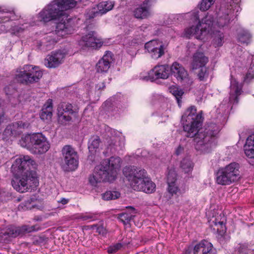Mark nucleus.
<instances>
[{
	"instance_id": "nucleus-1",
	"label": "nucleus",
	"mask_w": 254,
	"mask_h": 254,
	"mask_svg": "<svg viewBox=\"0 0 254 254\" xmlns=\"http://www.w3.org/2000/svg\"><path fill=\"white\" fill-rule=\"evenodd\" d=\"M184 130L187 132V136L194 137L195 148L202 153L209 152L215 145L214 136L218 132V127L213 124L204 132L198 128L201 125V115L196 113L194 106L188 108L182 117Z\"/></svg>"
},
{
	"instance_id": "nucleus-2",
	"label": "nucleus",
	"mask_w": 254,
	"mask_h": 254,
	"mask_svg": "<svg viewBox=\"0 0 254 254\" xmlns=\"http://www.w3.org/2000/svg\"><path fill=\"white\" fill-rule=\"evenodd\" d=\"M81 0H54L46 5L39 13V21L47 22L53 20L60 22L57 24L55 31L51 33L53 42H57L62 38L72 33L73 29L69 24L66 10L74 7Z\"/></svg>"
},
{
	"instance_id": "nucleus-3",
	"label": "nucleus",
	"mask_w": 254,
	"mask_h": 254,
	"mask_svg": "<svg viewBox=\"0 0 254 254\" xmlns=\"http://www.w3.org/2000/svg\"><path fill=\"white\" fill-rule=\"evenodd\" d=\"M186 17L189 19L190 24L189 26L185 30L184 35L186 37L194 36L196 39L203 40L209 35H212L215 47L222 45L223 34L211 27L213 22V15L211 14L207 13L200 20L199 11L194 10L186 13Z\"/></svg>"
},
{
	"instance_id": "nucleus-4",
	"label": "nucleus",
	"mask_w": 254,
	"mask_h": 254,
	"mask_svg": "<svg viewBox=\"0 0 254 254\" xmlns=\"http://www.w3.org/2000/svg\"><path fill=\"white\" fill-rule=\"evenodd\" d=\"M121 162V159L118 157L103 160L89 177V183L93 186H96L101 182L114 181L120 170Z\"/></svg>"
},
{
	"instance_id": "nucleus-5",
	"label": "nucleus",
	"mask_w": 254,
	"mask_h": 254,
	"mask_svg": "<svg viewBox=\"0 0 254 254\" xmlns=\"http://www.w3.org/2000/svg\"><path fill=\"white\" fill-rule=\"evenodd\" d=\"M123 173L134 190L148 193L155 190L156 185L147 176L145 170L137 169L135 167H126L123 169Z\"/></svg>"
},
{
	"instance_id": "nucleus-6",
	"label": "nucleus",
	"mask_w": 254,
	"mask_h": 254,
	"mask_svg": "<svg viewBox=\"0 0 254 254\" xmlns=\"http://www.w3.org/2000/svg\"><path fill=\"white\" fill-rule=\"evenodd\" d=\"M11 185L21 193L34 190L39 185L37 173L33 171L16 172L11 180Z\"/></svg>"
},
{
	"instance_id": "nucleus-7",
	"label": "nucleus",
	"mask_w": 254,
	"mask_h": 254,
	"mask_svg": "<svg viewBox=\"0 0 254 254\" xmlns=\"http://www.w3.org/2000/svg\"><path fill=\"white\" fill-rule=\"evenodd\" d=\"M241 178L239 164L233 162L218 170L216 182L222 186L229 185L239 181Z\"/></svg>"
},
{
	"instance_id": "nucleus-8",
	"label": "nucleus",
	"mask_w": 254,
	"mask_h": 254,
	"mask_svg": "<svg viewBox=\"0 0 254 254\" xmlns=\"http://www.w3.org/2000/svg\"><path fill=\"white\" fill-rule=\"evenodd\" d=\"M42 75L43 72L39 67L26 65L22 69L16 71L15 77L18 82L28 83L37 82Z\"/></svg>"
},
{
	"instance_id": "nucleus-9",
	"label": "nucleus",
	"mask_w": 254,
	"mask_h": 254,
	"mask_svg": "<svg viewBox=\"0 0 254 254\" xmlns=\"http://www.w3.org/2000/svg\"><path fill=\"white\" fill-rule=\"evenodd\" d=\"M61 151L64 163V170L71 171L76 169L78 166V156L75 150L71 145H66Z\"/></svg>"
},
{
	"instance_id": "nucleus-10",
	"label": "nucleus",
	"mask_w": 254,
	"mask_h": 254,
	"mask_svg": "<svg viewBox=\"0 0 254 254\" xmlns=\"http://www.w3.org/2000/svg\"><path fill=\"white\" fill-rule=\"evenodd\" d=\"M144 48L150 56L155 60L161 58L165 53V45L161 41H150L145 44Z\"/></svg>"
},
{
	"instance_id": "nucleus-11",
	"label": "nucleus",
	"mask_w": 254,
	"mask_h": 254,
	"mask_svg": "<svg viewBox=\"0 0 254 254\" xmlns=\"http://www.w3.org/2000/svg\"><path fill=\"white\" fill-rule=\"evenodd\" d=\"M170 74V67L168 65H156L149 71L147 76L142 77V79L152 81L157 79H165L169 77Z\"/></svg>"
},
{
	"instance_id": "nucleus-12",
	"label": "nucleus",
	"mask_w": 254,
	"mask_h": 254,
	"mask_svg": "<svg viewBox=\"0 0 254 254\" xmlns=\"http://www.w3.org/2000/svg\"><path fill=\"white\" fill-rule=\"evenodd\" d=\"M103 44V41L97 37L94 31H91L88 34L83 36L79 41V46L83 49L89 47L99 48Z\"/></svg>"
},
{
	"instance_id": "nucleus-13",
	"label": "nucleus",
	"mask_w": 254,
	"mask_h": 254,
	"mask_svg": "<svg viewBox=\"0 0 254 254\" xmlns=\"http://www.w3.org/2000/svg\"><path fill=\"white\" fill-rule=\"evenodd\" d=\"M170 73L181 82L186 83L188 85H190L192 82L185 67L177 62H175L172 64Z\"/></svg>"
},
{
	"instance_id": "nucleus-14",
	"label": "nucleus",
	"mask_w": 254,
	"mask_h": 254,
	"mask_svg": "<svg viewBox=\"0 0 254 254\" xmlns=\"http://www.w3.org/2000/svg\"><path fill=\"white\" fill-rule=\"evenodd\" d=\"M114 6V2L111 1H105L100 2L96 6L89 9L86 13V20L93 18L99 14H104L112 10Z\"/></svg>"
},
{
	"instance_id": "nucleus-15",
	"label": "nucleus",
	"mask_w": 254,
	"mask_h": 254,
	"mask_svg": "<svg viewBox=\"0 0 254 254\" xmlns=\"http://www.w3.org/2000/svg\"><path fill=\"white\" fill-rule=\"evenodd\" d=\"M65 57V53L61 51L52 52L45 58L44 64L48 68L57 67L64 62Z\"/></svg>"
},
{
	"instance_id": "nucleus-16",
	"label": "nucleus",
	"mask_w": 254,
	"mask_h": 254,
	"mask_svg": "<svg viewBox=\"0 0 254 254\" xmlns=\"http://www.w3.org/2000/svg\"><path fill=\"white\" fill-rule=\"evenodd\" d=\"M34 141L31 152L33 154H40L46 153L50 148V144L42 133H37Z\"/></svg>"
},
{
	"instance_id": "nucleus-17",
	"label": "nucleus",
	"mask_w": 254,
	"mask_h": 254,
	"mask_svg": "<svg viewBox=\"0 0 254 254\" xmlns=\"http://www.w3.org/2000/svg\"><path fill=\"white\" fill-rule=\"evenodd\" d=\"M38 230L36 226L23 225L21 227L10 226L1 236L2 237L7 236L8 237H16L25 233H30Z\"/></svg>"
},
{
	"instance_id": "nucleus-18",
	"label": "nucleus",
	"mask_w": 254,
	"mask_h": 254,
	"mask_svg": "<svg viewBox=\"0 0 254 254\" xmlns=\"http://www.w3.org/2000/svg\"><path fill=\"white\" fill-rule=\"evenodd\" d=\"M230 10L228 9H225L222 7L217 14L216 21L214 22L213 20L211 27L213 29H216V27L222 28L227 26L230 22Z\"/></svg>"
},
{
	"instance_id": "nucleus-19",
	"label": "nucleus",
	"mask_w": 254,
	"mask_h": 254,
	"mask_svg": "<svg viewBox=\"0 0 254 254\" xmlns=\"http://www.w3.org/2000/svg\"><path fill=\"white\" fill-rule=\"evenodd\" d=\"M15 165L17 167V172L30 171L32 168H35L36 163L28 156H23L15 160Z\"/></svg>"
},
{
	"instance_id": "nucleus-20",
	"label": "nucleus",
	"mask_w": 254,
	"mask_h": 254,
	"mask_svg": "<svg viewBox=\"0 0 254 254\" xmlns=\"http://www.w3.org/2000/svg\"><path fill=\"white\" fill-rule=\"evenodd\" d=\"M151 0H145L139 6L136 8L133 14L135 18L138 19H145L151 15L150 8L152 5Z\"/></svg>"
},
{
	"instance_id": "nucleus-21",
	"label": "nucleus",
	"mask_w": 254,
	"mask_h": 254,
	"mask_svg": "<svg viewBox=\"0 0 254 254\" xmlns=\"http://www.w3.org/2000/svg\"><path fill=\"white\" fill-rule=\"evenodd\" d=\"M112 60V53L107 52L97 63L96 65L97 71L101 73L107 72L110 67Z\"/></svg>"
},
{
	"instance_id": "nucleus-22",
	"label": "nucleus",
	"mask_w": 254,
	"mask_h": 254,
	"mask_svg": "<svg viewBox=\"0 0 254 254\" xmlns=\"http://www.w3.org/2000/svg\"><path fill=\"white\" fill-rule=\"evenodd\" d=\"M242 85L238 83L235 78L231 80L230 102L234 104L238 102V97L241 94Z\"/></svg>"
},
{
	"instance_id": "nucleus-23",
	"label": "nucleus",
	"mask_w": 254,
	"mask_h": 254,
	"mask_svg": "<svg viewBox=\"0 0 254 254\" xmlns=\"http://www.w3.org/2000/svg\"><path fill=\"white\" fill-rule=\"evenodd\" d=\"M208 62L207 57L204 56L203 53L196 52L193 56L191 66L193 69H197L202 67H205V64Z\"/></svg>"
},
{
	"instance_id": "nucleus-24",
	"label": "nucleus",
	"mask_w": 254,
	"mask_h": 254,
	"mask_svg": "<svg viewBox=\"0 0 254 254\" xmlns=\"http://www.w3.org/2000/svg\"><path fill=\"white\" fill-rule=\"evenodd\" d=\"M212 249V245L206 240H202L195 246L194 254H210Z\"/></svg>"
},
{
	"instance_id": "nucleus-25",
	"label": "nucleus",
	"mask_w": 254,
	"mask_h": 254,
	"mask_svg": "<svg viewBox=\"0 0 254 254\" xmlns=\"http://www.w3.org/2000/svg\"><path fill=\"white\" fill-rule=\"evenodd\" d=\"M246 156L250 159H254V134H252L247 139L244 146Z\"/></svg>"
},
{
	"instance_id": "nucleus-26",
	"label": "nucleus",
	"mask_w": 254,
	"mask_h": 254,
	"mask_svg": "<svg viewBox=\"0 0 254 254\" xmlns=\"http://www.w3.org/2000/svg\"><path fill=\"white\" fill-rule=\"evenodd\" d=\"M194 164L190 158H184L180 162V167L182 172L190 175L193 169Z\"/></svg>"
},
{
	"instance_id": "nucleus-27",
	"label": "nucleus",
	"mask_w": 254,
	"mask_h": 254,
	"mask_svg": "<svg viewBox=\"0 0 254 254\" xmlns=\"http://www.w3.org/2000/svg\"><path fill=\"white\" fill-rule=\"evenodd\" d=\"M37 136V133L26 135L21 137L19 143L21 146L27 148L31 151L34 141H35V138H36Z\"/></svg>"
},
{
	"instance_id": "nucleus-28",
	"label": "nucleus",
	"mask_w": 254,
	"mask_h": 254,
	"mask_svg": "<svg viewBox=\"0 0 254 254\" xmlns=\"http://www.w3.org/2000/svg\"><path fill=\"white\" fill-rule=\"evenodd\" d=\"M52 101L51 99H49L42 110L40 115L41 119L45 120L51 119L52 116Z\"/></svg>"
},
{
	"instance_id": "nucleus-29",
	"label": "nucleus",
	"mask_w": 254,
	"mask_h": 254,
	"mask_svg": "<svg viewBox=\"0 0 254 254\" xmlns=\"http://www.w3.org/2000/svg\"><path fill=\"white\" fill-rule=\"evenodd\" d=\"M129 209L128 212H125L118 215V218L121 221L124 223V224H128L130 221L134 217L136 213L135 209L131 207L128 206L127 207Z\"/></svg>"
},
{
	"instance_id": "nucleus-30",
	"label": "nucleus",
	"mask_w": 254,
	"mask_h": 254,
	"mask_svg": "<svg viewBox=\"0 0 254 254\" xmlns=\"http://www.w3.org/2000/svg\"><path fill=\"white\" fill-rule=\"evenodd\" d=\"M58 122L62 125H66L77 117L76 115L68 114L66 113H63L61 111H58Z\"/></svg>"
},
{
	"instance_id": "nucleus-31",
	"label": "nucleus",
	"mask_w": 254,
	"mask_h": 254,
	"mask_svg": "<svg viewBox=\"0 0 254 254\" xmlns=\"http://www.w3.org/2000/svg\"><path fill=\"white\" fill-rule=\"evenodd\" d=\"M61 111L63 113H66L68 114L77 116V113L72 109V106L70 104L63 103L58 108V112Z\"/></svg>"
},
{
	"instance_id": "nucleus-32",
	"label": "nucleus",
	"mask_w": 254,
	"mask_h": 254,
	"mask_svg": "<svg viewBox=\"0 0 254 254\" xmlns=\"http://www.w3.org/2000/svg\"><path fill=\"white\" fill-rule=\"evenodd\" d=\"M100 143V138L97 136H94L91 139L90 142L88 146L89 150L91 153L94 154L96 152L97 149L99 147Z\"/></svg>"
},
{
	"instance_id": "nucleus-33",
	"label": "nucleus",
	"mask_w": 254,
	"mask_h": 254,
	"mask_svg": "<svg viewBox=\"0 0 254 254\" xmlns=\"http://www.w3.org/2000/svg\"><path fill=\"white\" fill-rule=\"evenodd\" d=\"M121 194L117 191H107L102 194V198L105 200H110L119 198Z\"/></svg>"
},
{
	"instance_id": "nucleus-34",
	"label": "nucleus",
	"mask_w": 254,
	"mask_h": 254,
	"mask_svg": "<svg viewBox=\"0 0 254 254\" xmlns=\"http://www.w3.org/2000/svg\"><path fill=\"white\" fill-rule=\"evenodd\" d=\"M238 40L241 43L247 45L251 41V35L248 31L243 30L239 34Z\"/></svg>"
},
{
	"instance_id": "nucleus-35",
	"label": "nucleus",
	"mask_w": 254,
	"mask_h": 254,
	"mask_svg": "<svg viewBox=\"0 0 254 254\" xmlns=\"http://www.w3.org/2000/svg\"><path fill=\"white\" fill-rule=\"evenodd\" d=\"M170 92L176 97L179 105L181 103V97L184 92L182 89L177 87L172 86L170 88Z\"/></svg>"
},
{
	"instance_id": "nucleus-36",
	"label": "nucleus",
	"mask_w": 254,
	"mask_h": 254,
	"mask_svg": "<svg viewBox=\"0 0 254 254\" xmlns=\"http://www.w3.org/2000/svg\"><path fill=\"white\" fill-rule=\"evenodd\" d=\"M177 174L174 168L168 169L167 174V184H171L173 183H177Z\"/></svg>"
},
{
	"instance_id": "nucleus-37",
	"label": "nucleus",
	"mask_w": 254,
	"mask_h": 254,
	"mask_svg": "<svg viewBox=\"0 0 254 254\" xmlns=\"http://www.w3.org/2000/svg\"><path fill=\"white\" fill-rule=\"evenodd\" d=\"M167 190L168 192L172 195H178L181 193L177 183H173L171 184H168Z\"/></svg>"
},
{
	"instance_id": "nucleus-38",
	"label": "nucleus",
	"mask_w": 254,
	"mask_h": 254,
	"mask_svg": "<svg viewBox=\"0 0 254 254\" xmlns=\"http://www.w3.org/2000/svg\"><path fill=\"white\" fill-rule=\"evenodd\" d=\"M34 206V199L31 198L27 200L24 203H21L19 205V209L26 210L32 209Z\"/></svg>"
},
{
	"instance_id": "nucleus-39",
	"label": "nucleus",
	"mask_w": 254,
	"mask_h": 254,
	"mask_svg": "<svg viewBox=\"0 0 254 254\" xmlns=\"http://www.w3.org/2000/svg\"><path fill=\"white\" fill-rule=\"evenodd\" d=\"M215 0H202L199 8L202 11L208 10L214 4Z\"/></svg>"
},
{
	"instance_id": "nucleus-40",
	"label": "nucleus",
	"mask_w": 254,
	"mask_h": 254,
	"mask_svg": "<svg viewBox=\"0 0 254 254\" xmlns=\"http://www.w3.org/2000/svg\"><path fill=\"white\" fill-rule=\"evenodd\" d=\"M208 75V73L206 67L205 66L200 67L197 73L198 79L201 81L205 80Z\"/></svg>"
},
{
	"instance_id": "nucleus-41",
	"label": "nucleus",
	"mask_w": 254,
	"mask_h": 254,
	"mask_svg": "<svg viewBox=\"0 0 254 254\" xmlns=\"http://www.w3.org/2000/svg\"><path fill=\"white\" fill-rule=\"evenodd\" d=\"M122 244L121 243H117L115 245L110 246L108 249V252L110 254H114L116 253L122 248Z\"/></svg>"
},
{
	"instance_id": "nucleus-42",
	"label": "nucleus",
	"mask_w": 254,
	"mask_h": 254,
	"mask_svg": "<svg viewBox=\"0 0 254 254\" xmlns=\"http://www.w3.org/2000/svg\"><path fill=\"white\" fill-rule=\"evenodd\" d=\"M92 218V216L87 214H77L75 215L74 219L79 220L80 221H85L90 219Z\"/></svg>"
},
{
	"instance_id": "nucleus-43",
	"label": "nucleus",
	"mask_w": 254,
	"mask_h": 254,
	"mask_svg": "<svg viewBox=\"0 0 254 254\" xmlns=\"http://www.w3.org/2000/svg\"><path fill=\"white\" fill-rule=\"evenodd\" d=\"M93 228L95 229L96 232L98 233L99 234L104 235L106 233V230L102 225H95L93 226Z\"/></svg>"
},
{
	"instance_id": "nucleus-44",
	"label": "nucleus",
	"mask_w": 254,
	"mask_h": 254,
	"mask_svg": "<svg viewBox=\"0 0 254 254\" xmlns=\"http://www.w3.org/2000/svg\"><path fill=\"white\" fill-rule=\"evenodd\" d=\"M105 87L104 82H100L98 83L95 87V89L98 91H102Z\"/></svg>"
},
{
	"instance_id": "nucleus-45",
	"label": "nucleus",
	"mask_w": 254,
	"mask_h": 254,
	"mask_svg": "<svg viewBox=\"0 0 254 254\" xmlns=\"http://www.w3.org/2000/svg\"><path fill=\"white\" fill-rule=\"evenodd\" d=\"M254 77V74L251 72H248L244 77V81L249 82Z\"/></svg>"
},
{
	"instance_id": "nucleus-46",
	"label": "nucleus",
	"mask_w": 254,
	"mask_h": 254,
	"mask_svg": "<svg viewBox=\"0 0 254 254\" xmlns=\"http://www.w3.org/2000/svg\"><path fill=\"white\" fill-rule=\"evenodd\" d=\"M184 150V148L181 146H179L175 151V153L176 155H179L181 154Z\"/></svg>"
},
{
	"instance_id": "nucleus-47",
	"label": "nucleus",
	"mask_w": 254,
	"mask_h": 254,
	"mask_svg": "<svg viewBox=\"0 0 254 254\" xmlns=\"http://www.w3.org/2000/svg\"><path fill=\"white\" fill-rule=\"evenodd\" d=\"M215 226L217 227V229L218 230L219 229V226L220 228L223 229L224 227V225L223 222L222 221H219L218 223L215 222Z\"/></svg>"
},
{
	"instance_id": "nucleus-48",
	"label": "nucleus",
	"mask_w": 254,
	"mask_h": 254,
	"mask_svg": "<svg viewBox=\"0 0 254 254\" xmlns=\"http://www.w3.org/2000/svg\"><path fill=\"white\" fill-rule=\"evenodd\" d=\"M59 202L62 203L63 204H65L68 202V199L63 198Z\"/></svg>"
},
{
	"instance_id": "nucleus-49",
	"label": "nucleus",
	"mask_w": 254,
	"mask_h": 254,
	"mask_svg": "<svg viewBox=\"0 0 254 254\" xmlns=\"http://www.w3.org/2000/svg\"><path fill=\"white\" fill-rule=\"evenodd\" d=\"M113 139H110V140L108 141L107 142L108 145H109V146H110L112 144H114V143H113Z\"/></svg>"
},
{
	"instance_id": "nucleus-50",
	"label": "nucleus",
	"mask_w": 254,
	"mask_h": 254,
	"mask_svg": "<svg viewBox=\"0 0 254 254\" xmlns=\"http://www.w3.org/2000/svg\"><path fill=\"white\" fill-rule=\"evenodd\" d=\"M17 125L18 126L21 127L22 126L23 127H25L24 124H23L22 122H18L17 123Z\"/></svg>"
},
{
	"instance_id": "nucleus-51",
	"label": "nucleus",
	"mask_w": 254,
	"mask_h": 254,
	"mask_svg": "<svg viewBox=\"0 0 254 254\" xmlns=\"http://www.w3.org/2000/svg\"><path fill=\"white\" fill-rule=\"evenodd\" d=\"M4 239H7V237H5V238H4Z\"/></svg>"
}]
</instances>
